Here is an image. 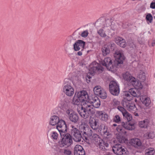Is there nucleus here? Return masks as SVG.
I'll return each mask as SVG.
<instances>
[{
    "instance_id": "72a5a7b5",
    "label": "nucleus",
    "mask_w": 155,
    "mask_h": 155,
    "mask_svg": "<svg viewBox=\"0 0 155 155\" xmlns=\"http://www.w3.org/2000/svg\"><path fill=\"white\" fill-rule=\"evenodd\" d=\"M137 77L141 81H143L146 79L145 74V73L142 71H140Z\"/></svg>"
},
{
    "instance_id": "2f4dec72",
    "label": "nucleus",
    "mask_w": 155,
    "mask_h": 155,
    "mask_svg": "<svg viewBox=\"0 0 155 155\" xmlns=\"http://www.w3.org/2000/svg\"><path fill=\"white\" fill-rule=\"evenodd\" d=\"M144 136L147 139H153L155 137V134L153 131L147 132L144 134Z\"/></svg>"
},
{
    "instance_id": "393cba45",
    "label": "nucleus",
    "mask_w": 155,
    "mask_h": 155,
    "mask_svg": "<svg viewBox=\"0 0 155 155\" xmlns=\"http://www.w3.org/2000/svg\"><path fill=\"white\" fill-rule=\"evenodd\" d=\"M131 84L136 89H141L143 87V86L140 81L136 80L135 78L134 80L131 82Z\"/></svg>"
},
{
    "instance_id": "4c0bfd02",
    "label": "nucleus",
    "mask_w": 155,
    "mask_h": 155,
    "mask_svg": "<svg viewBox=\"0 0 155 155\" xmlns=\"http://www.w3.org/2000/svg\"><path fill=\"white\" fill-rule=\"evenodd\" d=\"M123 115L124 117H125L127 119L128 121H130L132 119V116L131 114L127 111L125 113H124Z\"/></svg>"
},
{
    "instance_id": "4be33fe9",
    "label": "nucleus",
    "mask_w": 155,
    "mask_h": 155,
    "mask_svg": "<svg viewBox=\"0 0 155 155\" xmlns=\"http://www.w3.org/2000/svg\"><path fill=\"white\" fill-rule=\"evenodd\" d=\"M60 121L59 117L56 115L52 116L51 117L49 121V124L52 126H54L58 124Z\"/></svg>"
},
{
    "instance_id": "c03bdc74",
    "label": "nucleus",
    "mask_w": 155,
    "mask_h": 155,
    "mask_svg": "<svg viewBox=\"0 0 155 155\" xmlns=\"http://www.w3.org/2000/svg\"><path fill=\"white\" fill-rule=\"evenodd\" d=\"M146 19L149 21L150 23L152 22L153 20V17L150 14H148L146 16Z\"/></svg>"
},
{
    "instance_id": "c9c22d12",
    "label": "nucleus",
    "mask_w": 155,
    "mask_h": 155,
    "mask_svg": "<svg viewBox=\"0 0 155 155\" xmlns=\"http://www.w3.org/2000/svg\"><path fill=\"white\" fill-rule=\"evenodd\" d=\"M99 147L101 150H104L105 149V147H108L109 146V144L107 143H106L102 140L100 142V143L98 145Z\"/></svg>"
},
{
    "instance_id": "9d476101",
    "label": "nucleus",
    "mask_w": 155,
    "mask_h": 155,
    "mask_svg": "<svg viewBox=\"0 0 155 155\" xmlns=\"http://www.w3.org/2000/svg\"><path fill=\"white\" fill-rule=\"evenodd\" d=\"M56 128L60 132L61 137H62V136H64L67 132V125L65 122L63 120H60L57 125Z\"/></svg>"
},
{
    "instance_id": "09e8293b",
    "label": "nucleus",
    "mask_w": 155,
    "mask_h": 155,
    "mask_svg": "<svg viewBox=\"0 0 155 155\" xmlns=\"http://www.w3.org/2000/svg\"><path fill=\"white\" fill-rule=\"evenodd\" d=\"M104 113V112L103 111H97L96 112L99 118H100V117H101L103 115Z\"/></svg>"
},
{
    "instance_id": "a18cd8bd",
    "label": "nucleus",
    "mask_w": 155,
    "mask_h": 155,
    "mask_svg": "<svg viewBox=\"0 0 155 155\" xmlns=\"http://www.w3.org/2000/svg\"><path fill=\"white\" fill-rule=\"evenodd\" d=\"M113 121L117 123H119L121 121L120 118L118 115H116L113 119Z\"/></svg>"
},
{
    "instance_id": "49530a36",
    "label": "nucleus",
    "mask_w": 155,
    "mask_h": 155,
    "mask_svg": "<svg viewBox=\"0 0 155 155\" xmlns=\"http://www.w3.org/2000/svg\"><path fill=\"white\" fill-rule=\"evenodd\" d=\"M88 34V31L86 30L83 31L81 34V35L82 37H86Z\"/></svg>"
},
{
    "instance_id": "f3484780",
    "label": "nucleus",
    "mask_w": 155,
    "mask_h": 155,
    "mask_svg": "<svg viewBox=\"0 0 155 155\" xmlns=\"http://www.w3.org/2000/svg\"><path fill=\"white\" fill-rule=\"evenodd\" d=\"M72 103L74 104L77 105H79L81 103V105L82 106V107H81V110H79V114L81 115V113L82 112V110L84 108L83 107L84 104H86V102H83L77 95L75 94L72 101Z\"/></svg>"
},
{
    "instance_id": "ddd939ff",
    "label": "nucleus",
    "mask_w": 155,
    "mask_h": 155,
    "mask_svg": "<svg viewBox=\"0 0 155 155\" xmlns=\"http://www.w3.org/2000/svg\"><path fill=\"white\" fill-rule=\"evenodd\" d=\"M112 150L115 154L118 155H123L125 153L124 149L123 148L121 145L115 144L112 147Z\"/></svg>"
},
{
    "instance_id": "7ed1b4c3",
    "label": "nucleus",
    "mask_w": 155,
    "mask_h": 155,
    "mask_svg": "<svg viewBox=\"0 0 155 155\" xmlns=\"http://www.w3.org/2000/svg\"><path fill=\"white\" fill-rule=\"evenodd\" d=\"M104 22L106 23V25L105 24H104L103 26L97 31V33L100 37L105 38L106 40H107L109 38L108 35L110 34V29L115 31L116 28H112L113 25L110 26L111 23L109 20H106Z\"/></svg>"
},
{
    "instance_id": "8fccbe9b",
    "label": "nucleus",
    "mask_w": 155,
    "mask_h": 155,
    "mask_svg": "<svg viewBox=\"0 0 155 155\" xmlns=\"http://www.w3.org/2000/svg\"><path fill=\"white\" fill-rule=\"evenodd\" d=\"M117 130L119 132H124L123 131V128L121 126H118L117 128Z\"/></svg>"
},
{
    "instance_id": "4468645a",
    "label": "nucleus",
    "mask_w": 155,
    "mask_h": 155,
    "mask_svg": "<svg viewBox=\"0 0 155 155\" xmlns=\"http://www.w3.org/2000/svg\"><path fill=\"white\" fill-rule=\"evenodd\" d=\"M84 103L88 102L87 100L89 98V96L87 91H82L76 93L75 94Z\"/></svg>"
},
{
    "instance_id": "864d4df0",
    "label": "nucleus",
    "mask_w": 155,
    "mask_h": 155,
    "mask_svg": "<svg viewBox=\"0 0 155 155\" xmlns=\"http://www.w3.org/2000/svg\"><path fill=\"white\" fill-rule=\"evenodd\" d=\"M150 7L153 9L155 8V2H151L150 4Z\"/></svg>"
},
{
    "instance_id": "f8f14e48",
    "label": "nucleus",
    "mask_w": 155,
    "mask_h": 155,
    "mask_svg": "<svg viewBox=\"0 0 155 155\" xmlns=\"http://www.w3.org/2000/svg\"><path fill=\"white\" fill-rule=\"evenodd\" d=\"M54 151L58 155H71L72 154L71 150L68 148L62 149L57 147Z\"/></svg>"
},
{
    "instance_id": "5701e85b",
    "label": "nucleus",
    "mask_w": 155,
    "mask_h": 155,
    "mask_svg": "<svg viewBox=\"0 0 155 155\" xmlns=\"http://www.w3.org/2000/svg\"><path fill=\"white\" fill-rule=\"evenodd\" d=\"M111 45L110 44L109 45H105L102 47L101 48V51L104 56H105L109 54Z\"/></svg>"
},
{
    "instance_id": "603ef678",
    "label": "nucleus",
    "mask_w": 155,
    "mask_h": 155,
    "mask_svg": "<svg viewBox=\"0 0 155 155\" xmlns=\"http://www.w3.org/2000/svg\"><path fill=\"white\" fill-rule=\"evenodd\" d=\"M74 155H85V151L80 152V153H74Z\"/></svg>"
},
{
    "instance_id": "a211bd4d",
    "label": "nucleus",
    "mask_w": 155,
    "mask_h": 155,
    "mask_svg": "<svg viewBox=\"0 0 155 155\" xmlns=\"http://www.w3.org/2000/svg\"><path fill=\"white\" fill-rule=\"evenodd\" d=\"M85 45V42L83 41H78L74 44V48L75 51H78L81 49L83 51Z\"/></svg>"
},
{
    "instance_id": "aec40b11",
    "label": "nucleus",
    "mask_w": 155,
    "mask_h": 155,
    "mask_svg": "<svg viewBox=\"0 0 155 155\" xmlns=\"http://www.w3.org/2000/svg\"><path fill=\"white\" fill-rule=\"evenodd\" d=\"M115 39L116 43L120 46L123 48L126 47L127 43L124 39L121 37H118L116 38Z\"/></svg>"
},
{
    "instance_id": "6e6d98bb",
    "label": "nucleus",
    "mask_w": 155,
    "mask_h": 155,
    "mask_svg": "<svg viewBox=\"0 0 155 155\" xmlns=\"http://www.w3.org/2000/svg\"><path fill=\"white\" fill-rule=\"evenodd\" d=\"M105 155H111L110 153H107Z\"/></svg>"
},
{
    "instance_id": "412c9836",
    "label": "nucleus",
    "mask_w": 155,
    "mask_h": 155,
    "mask_svg": "<svg viewBox=\"0 0 155 155\" xmlns=\"http://www.w3.org/2000/svg\"><path fill=\"white\" fill-rule=\"evenodd\" d=\"M101 130V132L104 136L107 138H109L110 135V132L107 130V127L105 125H103Z\"/></svg>"
},
{
    "instance_id": "9b49d317",
    "label": "nucleus",
    "mask_w": 155,
    "mask_h": 155,
    "mask_svg": "<svg viewBox=\"0 0 155 155\" xmlns=\"http://www.w3.org/2000/svg\"><path fill=\"white\" fill-rule=\"evenodd\" d=\"M63 92L67 96L71 97L74 94V89L70 84H65L63 87Z\"/></svg>"
},
{
    "instance_id": "13d9d810",
    "label": "nucleus",
    "mask_w": 155,
    "mask_h": 155,
    "mask_svg": "<svg viewBox=\"0 0 155 155\" xmlns=\"http://www.w3.org/2000/svg\"><path fill=\"white\" fill-rule=\"evenodd\" d=\"M87 77L89 79L91 78V77L90 76H89V75H88V74L87 75Z\"/></svg>"
},
{
    "instance_id": "bb28decb",
    "label": "nucleus",
    "mask_w": 155,
    "mask_h": 155,
    "mask_svg": "<svg viewBox=\"0 0 155 155\" xmlns=\"http://www.w3.org/2000/svg\"><path fill=\"white\" fill-rule=\"evenodd\" d=\"M121 124L123 127L128 130H132L135 128L134 124H125L123 122Z\"/></svg>"
},
{
    "instance_id": "6ab92c4d",
    "label": "nucleus",
    "mask_w": 155,
    "mask_h": 155,
    "mask_svg": "<svg viewBox=\"0 0 155 155\" xmlns=\"http://www.w3.org/2000/svg\"><path fill=\"white\" fill-rule=\"evenodd\" d=\"M130 143L132 146L136 148H139L142 145L140 140L137 138L131 139L130 141Z\"/></svg>"
},
{
    "instance_id": "2eb2a0df",
    "label": "nucleus",
    "mask_w": 155,
    "mask_h": 155,
    "mask_svg": "<svg viewBox=\"0 0 155 155\" xmlns=\"http://www.w3.org/2000/svg\"><path fill=\"white\" fill-rule=\"evenodd\" d=\"M125 95V97H124L122 104L123 107L127 109L132 103L131 100H132V97L128 93Z\"/></svg>"
},
{
    "instance_id": "052dcab7",
    "label": "nucleus",
    "mask_w": 155,
    "mask_h": 155,
    "mask_svg": "<svg viewBox=\"0 0 155 155\" xmlns=\"http://www.w3.org/2000/svg\"><path fill=\"white\" fill-rule=\"evenodd\" d=\"M154 19H155V16H154Z\"/></svg>"
},
{
    "instance_id": "f704fd0d",
    "label": "nucleus",
    "mask_w": 155,
    "mask_h": 155,
    "mask_svg": "<svg viewBox=\"0 0 155 155\" xmlns=\"http://www.w3.org/2000/svg\"><path fill=\"white\" fill-rule=\"evenodd\" d=\"M103 89L100 86H97L94 88L93 91L94 94L97 95V94H100V93H101L102 90Z\"/></svg>"
},
{
    "instance_id": "c756f323",
    "label": "nucleus",
    "mask_w": 155,
    "mask_h": 155,
    "mask_svg": "<svg viewBox=\"0 0 155 155\" xmlns=\"http://www.w3.org/2000/svg\"><path fill=\"white\" fill-rule=\"evenodd\" d=\"M129 92L133 96L137 97H140V94L137 92V91L136 89H130L129 90Z\"/></svg>"
},
{
    "instance_id": "a19ab883",
    "label": "nucleus",
    "mask_w": 155,
    "mask_h": 155,
    "mask_svg": "<svg viewBox=\"0 0 155 155\" xmlns=\"http://www.w3.org/2000/svg\"><path fill=\"white\" fill-rule=\"evenodd\" d=\"M155 153L154 149L153 148H150L146 150L145 155H153Z\"/></svg>"
},
{
    "instance_id": "6e6552de",
    "label": "nucleus",
    "mask_w": 155,
    "mask_h": 155,
    "mask_svg": "<svg viewBox=\"0 0 155 155\" xmlns=\"http://www.w3.org/2000/svg\"><path fill=\"white\" fill-rule=\"evenodd\" d=\"M92 65L94 66L91 67L89 70V73L91 75H93L94 73H100L103 71L104 68L100 64L94 62Z\"/></svg>"
},
{
    "instance_id": "c85d7f7f",
    "label": "nucleus",
    "mask_w": 155,
    "mask_h": 155,
    "mask_svg": "<svg viewBox=\"0 0 155 155\" xmlns=\"http://www.w3.org/2000/svg\"><path fill=\"white\" fill-rule=\"evenodd\" d=\"M90 125L91 127L94 130H96L97 128V122L95 119L90 118L89 120Z\"/></svg>"
},
{
    "instance_id": "cd10ccee",
    "label": "nucleus",
    "mask_w": 155,
    "mask_h": 155,
    "mask_svg": "<svg viewBox=\"0 0 155 155\" xmlns=\"http://www.w3.org/2000/svg\"><path fill=\"white\" fill-rule=\"evenodd\" d=\"M140 99L143 103L146 106L149 105L151 102L150 98L145 96H140Z\"/></svg>"
},
{
    "instance_id": "ea45409f",
    "label": "nucleus",
    "mask_w": 155,
    "mask_h": 155,
    "mask_svg": "<svg viewBox=\"0 0 155 155\" xmlns=\"http://www.w3.org/2000/svg\"><path fill=\"white\" fill-rule=\"evenodd\" d=\"M120 104V102L118 101L117 99L114 98L113 99L111 102V104L113 105L114 107L118 106Z\"/></svg>"
},
{
    "instance_id": "0eeeda50",
    "label": "nucleus",
    "mask_w": 155,
    "mask_h": 155,
    "mask_svg": "<svg viewBox=\"0 0 155 155\" xmlns=\"http://www.w3.org/2000/svg\"><path fill=\"white\" fill-rule=\"evenodd\" d=\"M71 134L74 140L77 142L81 141L82 137L81 132L77 128L74 126H72L71 130Z\"/></svg>"
},
{
    "instance_id": "f03ea898",
    "label": "nucleus",
    "mask_w": 155,
    "mask_h": 155,
    "mask_svg": "<svg viewBox=\"0 0 155 155\" xmlns=\"http://www.w3.org/2000/svg\"><path fill=\"white\" fill-rule=\"evenodd\" d=\"M115 59L113 64L112 60L109 57L105 58L102 63V65L105 66L109 71H113L115 69L119 64H122L125 57L122 51H116L114 54Z\"/></svg>"
},
{
    "instance_id": "7c9ffc66",
    "label": "nucleus",
    "mask_w": 155,
    "mask_h": 155,
    "mask_svg": "<svg viewBox=\"0 0 155 155\" xmlns=\"http://www.w3.org/2000/svg\"><path fill=\"white\" fill-rule=\"evenodd\" d=\"M148 124L149 120L147 119L140 121L139 123V126L141 128H147L148 126Z\"/></svg>"
},
{
    "instance_id": "20e7f679",
    "label": "nucleus",
    "mask_w": 155,
    "mask_h": 155,
    "mask_svg": "<svg viewBox=\"0 0 155 155\" xmlns=\"http://www.w3.org/2000/svg\"><path fill=\"white\" fill-rule=\"evenodd\" d=\"M61 141L58 142L59 146L61 147H68L71 145L73 141L71 136L68 133H65Z\"/></svg>"
},
{
    "instance_id": "1a4fd4ad",
    "label": "nucleus",
    "mask_w": 155,
    "mask_h": 155,
    "mask_svg": "<svg viewBox=\"0 0 155 155\" xmlns=\"http://www.w3.org/2000/svg\"><path fill=\"white\" fill-rule=\"evenodd\" d=\"M69 120L72 122L76 123L79 120V116L78 114L73 110L70 109H68L66 111Z\"/></svg>"
},
{
    "instance_id": "79ce46f5",
    "label": "nucleus",
    "mask_w": 155,
    "mask_h": 155,
    "mask_svg": "<svg viewBox=\"0 0 155 155\" xmlns=\"http://www.w3.org/2000/svg\"><path fill=\"white\" fill-rule=\"evenodd\" d=\"M58 135L57 133L55 131H53L51 134V137L52 139L54 140H57Z\"/></svg>"
},
{
    "instance_id": "b1692460",
    "label": "nucleus",
    "mask_w": 155,
    "mask_h": 155,
    "mask_svg": "<svg viewBox=\"0 0 155 155\" xmlns=\"http://www.w3.org/2000/svg\"><path fill=\"white\" fill-rule=\"evenodd\" d=\"M123 76L125 80L130 83L135 79V78L132 77L128 72H127L124 74Z\"/></svg>"
},
{
    "instance_id": "39448f33",
    "label": "nucleus",
    "mask_w": 155,
    "mask_h": 155,
    "mask_svg": "<svg viewBox=\"0 0 155 155\" xmlns=\"http://www.w3.org/2000/svg\"><path fill=\"white\" fill-rule=\"evenodd\" d=\"M80 130L84 136L90 137L92 136V131L89 127L85 123L81 121V124L79 126Z\"/></svg>"
},
{
    "instance_id": "dca6fc26",
    "label": "nucleus",
    "mask_w": 155,
    "mask_h": 155,
    "mask_svg": "<svg viewBox=\"0 0 155 155\" xmlns=\"http://www.w3.org/2000/svg\"><path fill=\"white\" fill-rule=\"evenodd\" d=\"M69 102L67 98L64 96H62L60 98L59 105L61 108L63 110H66L68 109Z\"/></svg>"
},
{
    "instance_id": "4d7b16f0",
    "label": "nucleus",
    "mask_w": 155,
    "mask_h": 155,
    "mask_svg": "<svg viewBox=\"0 0 155 155\" xmlns=\"http://www.w3.org/2000/svg\"><path fill=\"white\" fill-rule=\"evenodd\" d=\"M117 126V125L116 124H114L113 125V126H114V127H116Z\"/></svg>"
},
{
    "instance_id": "37998d69",
    "label": "nucleus",
    "mask_w": 155,
    "mask_h": 155,
    "mask_svg": "<svg viewBox=\"0 0 155 155\" xmlns=\"http://www.w3.org/2000/svg\"><path fill=\"white\" fill-rule=\"evenodd\" d=\"M100 118L102 120L106 121L108 119V116L107 114L104 113L101 117H100Z\"/></svg>"
},
{
    "instance_id": "58836bf2",
    "label": "nucleus",
    "mask_w": 155,
    "mask_h": 155,
    "mask_svg": "<svg viewBox=\"0 0 155 155\" xmlns=\"http://www.w3.org/2000/svg\"><path fill=\"white\" fill-rule=\"evenodd\" d=\"M129 111H135L137 110V108L136 107L135 105L134 104H131L127 107V108Z\"/></svg>"
},
{
    "instance_id": "423d86ee",
    "label": "nucleus",
    "mask_w": 155,
    "mask_h": 155,
    "mask_svg": "<svg viewBox=\"0 0 155 155\" xmlns=\"http://www.w3.org/2000/svg\"><path fill=\"white\" fill-rule=\"evenodd\" d=\"M110 91L112 94L115 96L118 95L120 92L119 85L115 81H111L109 84Z\"/></svg>"
},
{
    "instance_id": "473e14b6",
    "label": "nucleus",
    "mask_w": 155,
    "mask_h": 155,
    "mask_svg": "<svg viewBox=\"0 0 155 155\" xmlns=\"http://www.w3.org/2000/svg\"><path fill=\"white\" fill-rule=\"evenodd\" d=\"M74 153L85 151L83 147L79 145H75L74 148Z\"/></svg>"
},
{
    "instance_id": "bf43d9fd",
    "label": "nucleus",
    "mask_w": 155,
    "mask_h": 155,
    "mask_svg": "<svg viewBox=\"0 0 155 155\" xmlns=\"http://www.w3.org/2000/svg\"><path fill=\"white\" fill-rule=\"evenodd\" d=\"M135 115L136 116H138V114L137 113H135Z\"/></svg>"
},
{
    "instance_id": "3c124183",
    "label": "nucleus",
    "mask_w": 155,
    "mask_h": 155,
    "mask_svg": "<svg viewBox=\"0 0 155 155\" xmlns=\"http://www.w3.org/2000/svg\"><path fill=\"white\" fill-rule=\"evenodd\" d=\"M118 140L121 143L124 142V138L123 137H120V138H117Z\"/></svg>"
},
{
    "instance_id": "f257e3e1",
    "label": "nucleus",
    "mask_w": 155,
    "mask_h": 155,
    "mask_svg": "<svg viewBox=\"0 0 155 155\" xmlns=\"http://www.w3.org/2000/svg\"><path fill=\"white\" fill-rule=\"evenodd\" d=\"M84 108L81 113V116L82 118L86 119L89 117H91L95 113V108H98L101 105L100 101L97 97L93 99L91 103L89 101L87 102L86 104H84Z\"/></svg>"
},
{
    "instance_id": "de8ad7c7",
    "label": "nucleus",
    "mask_w": 155,
    "mask_h": 155,
    "mask_svg": "<svg viewBox=\"0 0 155 155\" xmlns=\"http://www.w3.org/2000/svg\"><path fill=\"white\" fill-rule=\"evenodd\" d=\"M117 108L119 110L122 112L123 115L124 114V113H125L126 111L125 109L122 107L118 106L117 107Z\"/></svg>"
},
{
    "instance_id": "e433bc0d",
    "label": "nucleus",
    "mask_w": 155,
    "mask_h": 155,
    "mask_svg": "<svg viewBox=\"0 0 155 155\" xmlns=\"http://www.w3.org/2000/svg\"><path fill=\"white\" fill-rule=\"evenodd\" d=\"M100 94L97 95L102 99H105L107 97L106 92L104 89L102 90V91H101V93H100Z\"/></svg>"
},
{
    "instance_id": "a878e982",
    "label": "nucleus",
    "mask_w": 155,
    "mask_h": 155,
    "mask_svg": "<svg viewBox=\"0 0 155 155\" xmlns=\"http://www.w3.org/2000/svg\"><path fill=\"white\" fill-rule=\"evenodd\" d=\"M92 140L94 142L97 146H98L100 143V142L101 141L102 139H101L99 136L96 134H92Z\"/></svg>"
},
{
    "instance_id": "5fc2aeb1",
    "label": "nucleus",
    "mask_w": 155,
    "mask_h": 155,
    "mask_svg": "<svg viewBox=\"0 0 155 155\" xmlns=\"http://www.w3.org/2000/svg\"><path fill=\"white\" fill-rule=\"evenodd\" d=\"M82 51H78L77 53V54L78 55H79V56H81L82 55Z\"/></svg>"
}]
</instances>
